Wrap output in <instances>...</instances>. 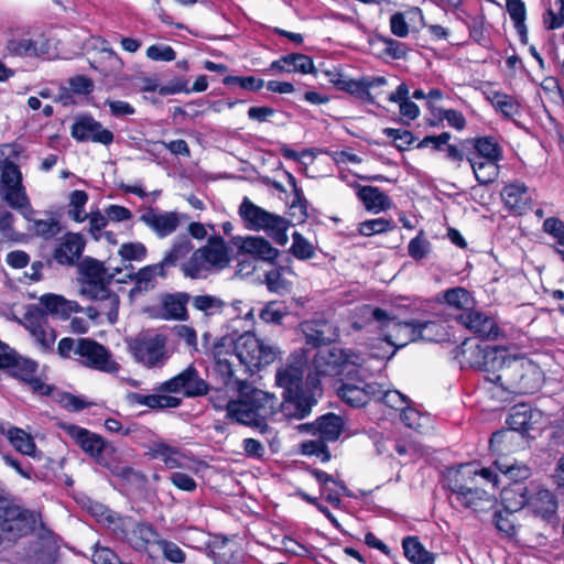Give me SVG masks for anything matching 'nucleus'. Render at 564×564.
Wrapping results in <instances>:
<instances>
[{
	"label": "nucleus",
	"instance_id": "nucleus-1",
	"mask_svg": "<svg viewBox=\"0 0 564 564\" xmlns=\"http://www.w3.org/2000/svg\"><path fill=\"white\" fill-rule=\"evenodd\" d=\"M235 390L239 392V398L227 401V416L237 423L264 432L268 427L265 420L275 413L276 398L252 388L245 380H236Z\"/></svg>",
	"mask_w": 564,
	"mask_h": 564
},
{
	"label": "nucleus",
	"instance_id": "nucleus-2",
	"mask_svg": "<svg viewBox=\"0 0 564 564\" xmlns=\"http://www.w3.org/2000/svg\"><path fill=\"white\" fill-rule=\"evenodd\" d=\"M478 476L484 480L497 485V475L488 468L480 470L473 465H462L447 475V486L454 496L455 502L474 511H485L494 507V499L486 490L478 487Z\"/></svg>",
	"mask_w": 564,
	"mask_h": 564
},
{
	"label": "nucleus",
	"instance_id": "nucleus-3",
	"mask_svg": "<svg viewBox=\"0 0 564 564\" xmlns=\"http://www.w3.org/2000/svg\"><path fill=\"white\" fill-rule=\"evenodd\" d=\"M37 514L19 503L9 492L0 491V544L13 543L31 533Z\"/></svg>",
	"mask_w": 564,
	"mask_h": 564
},
{
	"label": "nucleus",
	"instance_id": "nucleus-4",
	"mask_svg": "<svg viewBox=\"0 0 564 564\" xmlns=\"http://www.w3.org/2000/svg\"><path fill=\"white\" fill-rule=\"evenodd\" d=\"M523 444L524 435L509 429L494 433L490 438V448L497 455L495 465L516 481L528 478L530 470L527 466L519 465L516 459L509 458L508 455L518 451Z\"/></svg>",
	"mask_w": 564,
	"mask_h": 564
},
{
	"label": "nucleus",
	"instance_id": "nucleus-5",
	"mask_svg": "<svg viewBox=\"0 0 564 564\" xmlns=\"http://www.w3.org/2000/svg\"><path fill=\"white\" fill-rule=\"evenodd\" d=\"M239 215L248 229L265 230L275 242L286 243L289 221L285 218L264 210L247 197L239 206Z\"/></svg>",
	"mask_w": 564,
	"mask_h": 564
},
{
	"label": "nucleus",
	"instance_id": "nucleus-6",
	"mask_svg": "<svg viewBox=\"0 0 564 564\" xmlns=\"http://www.w3.org/2000/svg\"><path fill=\"white\" fill-rule=\"evenodd\" d=\"M365 358L350 350L332 347L319 350L313 359V368L318 377H335L344 372H350L349 366L360 367Z\"/></svg>",
	"mask_w": 564,
	"mask_h": 564
},
{
	"label": "nucleus",
	"instance_id": "nucleus-7",
	"mask_svg": "<svg viewBox=\"0 0 564 564\" xmlns=\"http://www.w3.org/2000/svg\"><path fill=\"white\" fill-rule=\"evenodd\" d=\"M362 314L365 317L369 316L371 319L380 323L384 340L395 348H402L409 343L416 341L413 322H397L379 307L365 306Z\"/></svg>",
	"mask_w": 564,
	"mask_h": 564
},
{
	"label": "nucleus",
	"instance_id": "nucleus-8",
	"mask_svg": "<svg viewBox=\"0 0 564 564\" xmlns=\"http://www.w3.org/2000/svg\"><path fill=\"white\" fill-rule=\"evenodd\" d=\"M276 355L278 350L274 346L264 343L252 334L240 336L236 344L235 357L250 370L272 364Z\"/></svg>",
	"mask_w": 564,
	"mask_h": 564
},
{
	"label": "nucleus",
	"instance_id": "nucleus-9",
	"mask_svg": "<svg viewBox=\"0 0 564 564\" xmlns=\"http://www.w3.org/2000/svg\"><path fill=\"white\" fill-rule=\"evenodd\" d=\"M129 349L148 368L162 366L169 358L166 337L161 334H140L129 341Z\"/></svg>",
	"mask_w": 564,
	"mask_h": 564
},
{
	"label": "nucleus",
	"instance_id": "nucleus-10",
	"mask_svg": "<svg viewBox=\"0 0 564 564\" xmlns=\"http://www.w3.org/2000/svg\"><path fill=\"white\" fill-rule=\"evenodd\" d=\"M505 349L498 346L474 345L470 341H464L462 345V365L486 371L494 376L499 366L503 364Z\"/></svg>",
	"mask_w": 564,
	"mask_h": 564
},
{
	"label": "nucleus",
	"instance_id": "nucleus-11",
	"mask_svg": "<svg viewBox=\"0 0 564 564\" xmlns=\"http://www.w3.org/2000/svg\"><path fill=\"white\" fill-rule=\"evenodd\" d=\"M156 391L169 393L183 392L185 397L195 398L207 394L208 384L199 377L197 369L189 365L177 376L162 382L156 388Z\"/></svg>",
	"mask_w": 564,
	"mask_h": 564
},
{
	"label": "nucleus",
	"instance_id": "nucleus-12",
	"mask_svg": "<svg viewBox=\"0 0 564 564\" xmlns=\"http://www.w3.org/2000/svg\"><path fill=\"white\" fill-rule=\"evenodd\" d=\"M530 359L523 357H511L505 354L503 364L499 366L494 376H487L486 379L500 387L505 391L518 393L521 383V372L530 364Z\"/></svg>",
	"mask_w": 564,
	"mask_h": 564
},
{
	"label": "nucleus",
	"instance_id": "nucleus-13",
	"mask_svg": "<svg viewBox=\"0 0 564 564\" xmlns=\"http://www.w3.org/2000/svg\"><path fill=\"white\" fill-rule=\"evenodd\" d=\"M77 355L87 367L108 373H115L119 370V365L111 358L110 352L102 345L91 339L79 338Z\"/></svg>",
	"mask_w": 564,
	"mask_h": 564
},
{
	"label": "nucleus",
	"instance_id": "nucleus-14",
	"mask_svg": "<svg viewBox=\"0 0 564 564\" xmlns=\"http://www.w3.org/2000/svg\"><path fill=\"white\" fill-rule=\"evenodd\" d=\"M61 427L76 442V444L89 456L104 464L102 453L115 452L112 445L107 444L101 436L84 427L74 424H61Z\"/></svg>",
	"mask_w": 564,
	"mask_h": 564
},
{
	"label": "nucleus",
	"instance_id": "nucleus-15",
	"mask_svg": "<svg viewBox=\"0 0 564 564\" xmlns=\"http://www.w3.org/2000/svg\"><path fill=\"white\" fill-rule=\"evenodd\" d=\"M307 359L304 354H294L289 357L286 362L282 365L275 375V382L283 392H294L302 390L304 369Z\"/></svg>",
	"mask_w": 564,
	"mask_h": 564
},
{
	"label": "nucleus",
	"instance_id": "nucleus-16",
	"mask_svg": "<svg viewBox=\"0 0 564 564\" xmlns=\"http://www.w3.org/2000/svg\"><path fill=\"white\" fill-rule=\"evenodd\" d=\"M140 219L160 238H164L176 231L180 225L187 220V216L177 212H159L149 208L141 215Z\"/></svg>",
	"mask_w": 564,
	"mask_h": 564
},
{
	"label": "nucleus",
	"instance_id": "nucleus-17",
	"mask_svg": "<svg viewBox=\"0 0 564 564\" xmlns=\"http://www.w3.org/2000/svg\"><path fill=\"white\" fill-rule=\"evenodd\" d=\"M72 135L78 141H91L109 145L113 141V133L104 128L93 117L84 116L76 120L72 127Z\"/></svg>",
	"mask_w": 564,
	"mask_h": 564
},
{
	"label": "nucleus",
	"instance_id": "nucleus-18",
	"mask_svg": "<svg viewBox=\"0 0 564 564\" xmlns=\"http://www.w3.org/2000/svg\"><path fill=\"white\" fill-rule=\"evenodd\" d=\"M80 294L96 301L100 315H106L109 323L115 324L117 322L119 296L111 292L108 286L88 284L85 289H80Z\"/></svg>",
	"mask_w": 564,
	"mask_h": 564
},
{
	"label": "nucleus",
	"instance_id": "nucleus-19",
	"mask_svg": "<svg viewBox=\"0 0 564 564\" xmlns=\"http://www.w3.org/2000/svg\"><path fill=\"white\" fill-rule=\"evenodd\" d=\"M339 398L351 406H364L381 394V387L377 383L355 384L350 382L343 383L337 391Z\"/></svg>",
	"mask_w": 564,
	"mask_h": 564
},
{
	"label": "nucleus",
	"instance_id": "nucleus-20",
	"mask_svg": "<svg viewBox=\"0 0 564 564\" xmlns=\"http://www.w3.org/2000/svg\"><path fill=\"white\" fill-rule=\"evenodd\" d=\"M459 319L462 324L480 338L496 339L499 335V327L496 321L485 313L468 311L463 313Z\"/></svg>",
	"mask_w": 564,
	"mask_h": 564
},
{
	"label": "nucleus",
	"instance_id": "nucleus-21",
	"mask_svg": "<svg viewBox=\"0 0 564 564\" xmlns=\"http://www.w3.org/2000/svg\"><path fill=\"white\" fill-rule=\"evenodd\" d=\"M234 245L238 248L240 254H250L263 261H273L278 254V249L262 237H235Z\"/></svg>",
	"mask_w": 564,
	"mask_h": 564
},
{
	"label": "nucleus",
	"instance_id": "nucleus-22",
	"mask_svg": "<svg viewBox=\"0 0 564 564\" xmlns=\"http://www.w3.org/2000/svg\"><path fill=\"white\" fill-rule=\"evenodd\" d=\"M527 508L535 516L551 522L556 518L557 501L551 491L534 487L530 489Z\"/></svg>",
	"mask_w": 564,
	"mask_h": 564
},
{
	"label": "nucleus",
	"instance_id": "nucleus-23",
	"mask_svg": "<svg viewBox=\"0 0 564 564\" xmlns=\"http://www.w3.org/2000/svg\"><path fill=\"white\" fill-rule=\"evenodd\" d=\"M147 455L153 459H161L169 469L183 468L187 465V456L177 447L164 441H154L147 446Z\"/></svg>",
	"mask_w": 564,
	"mask_h": 564
},
{
	"label": "nucleus",
	"instance_id": "nucleus-24",
	"mask_svg": "<svg viewBox=\"0 0 564 564\" xmlns=\"http://www.w3.org/2000/svg\"><path fill=\"white\" fill-rule=\"evenodd\" d=\"M85 240L79 234L64 235L54 250L53 257L59 264H74L82 256Z\"/></svg>",
	"mask_w": 564,
	"mask_h": 564
},
{
	"label": "nucleus",
	"instance_id": "nucleus-25",
	"mask_svg": "<svg viewBox=\"0 0 564 564\" xmlns=\"http://www.w3.org/2000/svg\"><path fill=\"white\" fill-rule=\"evenodd\" d=\"M283 401L280 406L285 416L304 419L312 411L315 400L302 390L291 393L283 392Z\"/></svg>",
	"mask_w": 564,
	"mask_h": 564
},
{
	"label": "nucleus",
	"instance_id": "nucleus-26",
	"mask_svg": "<svg viewBox=\"0 0 564 564\" xmlns=\"http://www.w3.org/2000/svg\"><path fill=\"white\" fill-rule=\"evenodd\" d=\"M306 344L313 347L326 345L337 337L336 328L326 321H310L301 324Z\"/></svg>",
	"mask_w": 564,
	"mask_h": 564
},
{
	"label": "nucleus",
	"instance_id": "nucleus-27",
	"mask_svg": "<svg viewBox=\"0 0 564 564\" xmlns=\"http://www.w3.org/2000/svg\"><path fill=\"white\" fill-rule=\"evenodd\" d=\"M204 258L212 271H219L227 268L230 263L228 248L223 238H210L206 246L200 247Z\"/></svg>",
	"mask_w": 564,
	"mask_h": 564
},
{
	"label": "nucleus",
	"instance_id": "nucleus-28",
	"mask_svg": "<svg viewBox=\"0 0 564 564\" xmlns=\"http://www.w3.org/2000/svg\"><path fill=\"white\" fill-rule=\"evenodd\" d=\"M0 433L4 435L15 451L31 457L36 456V445L33 437L24 430L0 424Z\"/></svg>",
	"mask_w": 564,
	"mask_h": 564
},
{
	"label": "nucleus",
	"instance_id": "nucleus-29",
	"mask_svg": "<svg viewBox=\"0 0 564 564\" xmlns=\"http://www.w3.org/2000/svg\"><path fill=\"white\" fill-rule=\"evenodd\" d=\"M108 269H105L104 265L93 259H87L82 263V272L84 274V279L82 281L80 289H85L88 284H94L96 286H107V281L112 279L116 273H119L121 269L113 268L112 273H108Z\"/></svg>",
	"mask_w": 564,
	"mask_h": 564
},
{
	"label": "nucleus",
	"instance_id": "nucleus-30",
	"mask_svg": "<svg viewBox=\"0 0 564 564\" xmlns=\"http://www.w3.org/2000/svg\"><path fill=\"white\" fill-rule=\"evenodd\" d=\"M7 50L15 56L40 57L48 53L50 46L44 39H11L7 43Z\"/></svg>",
	"mask_w": 564,
	"mask_h": 564
},
{
	"label": "nucleus",
	"instance_id": "nucleus-31",
	"mask_svg": "<svg viewBox=\"0 0 564 564\" xmlns=\"http://www.w3.org/2000/svg\"><path fill=\"white\" fill-rule=\"evenodd\" d=\"M40 303L44 306L46 313L61 319H67L73 313L80 311L77 302L57 294H44L40 297Z\"/></svg>",
	"mask_w": 564,
	"mask_h": 564
},
{
	"label": "nucleus",
	"instance_id": "nucleus-32",
	"mask_svg": "<svg viewBox=\"0 0 564 564\" xmlns=\"http://www.w3.org/2000/svg\"><path fill=\"white\" fill-rule=\"evenodd\" d=\"M191 300L187 293L166 294L162 300L161 317L163 319L186 321V305Z\"/></svg>",
	"mask_w": 564,
	"mask_h": 564
},
{
	"label": "nucleus",
	"instance_id": "nucleus-33",
	"mask_svg": "<svg viewBox=\"0 0 564 564\" xmlns=\"http://www.w3.org/2000/svg\"><path fill=\"white\" fill-rule=\"evenodd\" d=\"M501 197L508 208L519 214L524 213L531 203L527 186L519 182L505 186Z\"/></svg>",
	"mask_w": 564,
	"mask_h": 564
},
{
	"label": "nucleus",
	"instance_id": "nucleus-34",
	"mask_svg": "<svg viewBox=\"0 0 564 564\" xmlns=\"http://www.w3.org/2000/svg\"><path fill=\"white\" fill-rule=\"evenodd\" d=\"M194 250V245L186 235L177 236L166 254L164 256L162 263L166 267L181 265L183 261H186L188 254Z\"/></svg>",
	"mask_w": 564,
	"mask_h": 564
},
{
	"label": "nucleus",
	"instance_id": "nucleus-35",
	"mask_svg": "<svg viewBox=\"0 0 564 564\" xmlns=\"http://www.w3.org/2000/svg\"><path fill=\"white\" fill-rule=\"evenodd\" d=\"M127 542L135 550H145L148 544L158 543V533L145 523L134 524L124 535Z\"/></svg>",
	"mask_w": 564,
	"mask_h": 564
},
{
	"label": "nucleus",
	"instance_id": "nucleus-36",
	"mask_svg": "<svg viewBox=\"0 0 564 564\" xmlns=\"http://www.w3.org/2000/svg\"><path fill=\"white\" fill-rule=\"evenodd\" d=\"M192 306L200 312L204 317H215L224 313L227 304L219 296L210 294H200L191 297Z\"/></svg>",
	"mask_w": 564,
	"mask_h": 564
},
{
	"label": "nucleus",
	"instance_id": "nucleus-37",
	"mask_svg": "<svg viewBox=\"0 0 564 564\" xmlns=\"http://www.w3.org/2000/svg\"><path fill=\"white\" fill-rule=\"evenodd\" d=\"M530 489L522 484H514L509 488H505L501 498L507 510L514 512L528 506Z\"/></svg>",
	"mask_w": 564,
	"mask_h": 564
},
{
	"label": "nucleus",
	"instance_id": "nucleus-38",
	"mask_svg": "<svg viewBox=\"0 0 564 564\" xmlns=\"http://www.w3.org/2000/svg\"><path fill=\"white\" fill-rule=\"evenodd\" d=\"M313 475L323 486L324 491L326 492V499L333 506L338 507L340 505V491L349 496L347 487L341 481H337L333 476L321 470H314Z\"/></svg>",
	"mask_w": 564,
	"mask_h": 564
},
{
	"label": "nucleus",
	"instance_id": "nucleus-39",
	"mask_svg": "<svg viewBox=\"0 0 564 564\" xmlns=\"http://www.w3.org/2000/svg\"><path fill=\"white\" fill-rule=\"evenodd\" d=\"M499 160H481L468 158V162L474 171L475 177L479 184L486 185L492 183L499 175Z\"/></svg>",
	"mask_w": 564,
	"mask_h": 564
},
{
	"label": "nucleus",
	"instance_id": "nucleus-40",
	"mask_svg": "<svg viewBox=\"0 0 564 564\" xmlns=\"http://www.w3.org/2000/svg\"><path fill=\"white\" fill-rule=\"evenodd\" d=\"M181 271L191 279L205 278L210 272L200 248L193 250L191 257L181 263Z\"/></svg>",
	"mask_w": 564,
	"mask_h": 564
},
{
	"label": "nucleus",
	"instance_id": "nucleus-41",
	"mask_svg": "<svg viewBox=\"0 0 564 564\" xmlns=\"http://www.w3.org/2000/svg\"><path fill=\"white\" fill-rule=\"evenodd\" d=\"M358 196L368 210L378 213L391 206L389 197L377 187L365 186L359 191Z\"/></svg>",
	"mask_w": 564,
	"mask_h": 564
},
{
	"label": "nucleus",
	"instance_id": "nucleus-42",
	"mask_svg": "<svg viewBox=\"0 0 564 564\" xmlns=\"http://www.w3.org/2000/svg\"><path fill=\"white\" fill-rule=\"evenodd\" d=\"M216 360V372L223 378L224 384L235 390V381L239 380L235 378V354H223L221 351H215Z\"/></svg>",
	"mask_w": 564,
	"mask_h": 564
},
{
	"label": "nucleus",
	"instance_id": "nucleus-43",
	"mask_svg": "<svg viewBox=\"0 0 564 564\" xmlns=\"http://www.w3.org/2000/svg\"><path fill=\"white\" fill-rule=\"evenodd\" d=\"M403 550L405 557L413 564H434V555L426 551L416 538L404 539Z\"/></svg>",
	"mask_w": 564,
	"mask_h": 564
},
{
	"label": "nucleus",
	"instance_id": "nucleus-44",
	"mask_svg": "<svg viewBox=\"0 0 564 564\" xmlns=\"http://www.w3.org/2000/svg\"><path fill=\"white\" fill-rule=\"evenodd\" d=\"M343 427V419L334 413L318 419V436L324 441H336L340 436Z\"/></svg>",
	"mask_w": 564,
	"mask_h": 564
},
{
	"label": "nucleus",
	"instance_id": "nucleus-45",
	"mask_svg": "<svg viewBox=\"0 0 564 564\" xmlns=\"http://www.w3.org/2000/svg\"><path fill=\"white\" fill-rule=\"evenodd\" d=\"M532 410L525 405L513 406L507 420L509 430L524 435L532 427Z\"/></svg>",
	"mask_w": 564,
	"mask_h": 564
},
{
	"label": "nucleus",
	"instance_id": "nucleus-46",
	"mask_svg": "<svg viewBox=\"0 0 564 564\" xmlns=\"http://www.w3.org/2000/svg\"><path fill=\"white\" fill-rule=\"evenodd\" d=\"M542 383L543 372L541 368L531 360L527 369H523V372H521V383L518 393H534L542 387Z\"/></svg>",
	"mask_w": 564,
	"mask_h": 564
},
{
	"label": "nucleus",
	"instance_id": "nucleus-47",
	"mask_svg": "<svg viewBox=\"0 0 564 564\" xmlns=\"http://www.w3.org/2000/svg\"><path fill=\"white\" fill-rule=\"evenodd\" d=\"M2 198L12 208L19 210L25 218H29V215L33 213L23 184L6 188Z\"/></svg>",
	"mask_w": 564,
	"mask_h": 564
},
{
	"label": "nucleus",
	"instance_id": "nucleus-48",
	"mask_svg": "<svg viewBox=\"0 0 564 564\" xmlns=\"http://www.w3.org/2000/svg\"><path fill=\"white\" fill-rule=\"evenodd\" d=\"M107 467L111 474L120 478L126 484L141 489L145 486L147 477L134 468L120 464H108Z\"/></svg>",
	"mask_w": 564,
	"mask_h": 564
},
{
	"label": "nucleus",
	"instance_id": "nucleus-49",
	"mask_svg": "<svg viewBox=\"0 0 564 564\" xmlns=\"http://www.w3.org/2000/svg\"><path fill=\"white\" fill-rule=\"evenodd\" d=\"M165 276V265L161 262L148 265L138 271L134 276L135 285L139 290H149L154 286L155 276Z\"/></svg>",
	"mask_w": 564,
	"mask_h": 564
},
{
	"label": "nucleus",
	"instance_id": "nucleus-50",
	"mask_svg": "<svg viewBox=\"0 0 564 564\" xmlns=\"http://www.w3.org/2000/svg\"><path fill=\"white\" fill-rule=\"evenodd\" d=\"M488 99L498 111L508 118L513 117L519 112L518 101L509 95L494 91L488 96Z\"/></svg>",
	"mask_w": 564,
	"mask_h": 564
},
{
	"label": "nucleus",
	"instance_id": "nucleus-51",
	"mask_svg": "<svg viewBox=\"0 0 564 564\" xmlns=\"http://www.w3.org/2000/svg\"><path fill=\"white\" fill-rule=\"evenodd\" d=\"M284 64L292 66L291 72H299L302 74H317L313 59L304 54L292 53L283 56Z\"/></svg>",
	"mask_w": 564,
	"mask_h": 564
},
{
	"label": "nucleus",
	"instance_id": "nucleus-52",
	"mask_svg": "<svg viewBox=\"0 0 564 564\" xmlns=\"http://www.w3.org/2000/svg\"><path fill=\"white\" fill-rule=\"evenodd\" d=\"M416 340L433 341L438 340L443 336V328L436 322H419L414 321Z\"/></svg>",
	"mask_w": 564,
	"mask_h": 564
},
{
	"label": "nucleus",
	"instance_id": "nucleus-53",
	"mask_svg": "<svg viewBox=\"0 0 564 564\" xmlns=\"http://www.w3.org/2000/svg\"><path fill=\"white\" fill-rule=\"evenodd\" d=\"M477 155L473 158L481 160H500L501 153L498 144L490 138H479L475 141Z\"/></svg>",
	"mask_w": 564,
	"mask_h": 564
},
{
	"label": "nucleus",
	"instance_id": "nucleus-54",
	"mask_svg": "<svg viewBox=\"0 0 564 564\" xmlns=\"http://www.w3.org/2000/svg\"><path fill=\"white\" fill-rule=\"evenodd\" d=\"M339 89L348 91L352 95L358 96L361 99L368 100L370 102L373 101V97L370 91L367 89V84L365 82V77L360 80L346 79L344 77Z\"/></svg>",
	"mask_w": 564,
	"mask_h": 564
},
{
	"label": "nucleus",
	"instance_id": "nucleus-55",
	"mask_svg": "<svg viewBox=\"0 0 564 564\" xmlns=\"http://www.w3.org/2000/svg\"><path fill=\"white\" fill-rule=\"evenodd\" d=\"M31 335L35 343L44 350L50 349L56 339L54 329L45 325L33 326L31 328Z\"/></svg>",
	"mask_w": 564,
	"mask_h": 564
},
{
	"label": "nucleus",
	"instance_id": "nucleus-56",
	"mask_svg": "<svg viewBox=\"0 0 564 564\" xmlns=\"http://www.w3.org/2000/svg\"><path fill=\"white\" fill-rule=\"evenodd\" d=\"M1 182L6 188L15 187L22 184V174L17 164L8 160L3 163Z\"/></svg>",
	"mask_w": 564,
	"mask_h": 564
},
{
	"label": "nucleus",
	"instance_id": "nucleus-57",
	"mask_svg": "<svg viewBox=\"0 0 564 564\" xmlns=\"http://www.w3.org/2000/svg\"><path fill=\"white\" fill-rule=\"evenodd\" d=\"M444 299L448 305L456 308H465L471 302L470 294L463 288L447 290L444 294Z\"/></svg>",
	"mask_w": 564,
	"mask_h": 564
},
{
	"label": "nucleus",
	"instance_id": "nucleus-58",
	"mask_svg": "<svg viewBox=\"0 0 564 564\" xmlns=\"http://www.w3.org/2000/svg\"><path fill=\"white\" fill-rule=\"evenodd\" d=\"M392 228L391 221L386 218L370 219L359 225V232L364 236H372L388 231Z\"/></svg>",
	"mask_w": 564,
	"mask_h": 564
},
{
	"label": "nucleus",
	"instance_id": "nucleus-59",
	"mask_svg": "<svg viewBox=\"0 0 564 564\" xmlns=\"http://www.w3.org/2000/svg\"><path fill=\"white\" fill-rule=\"evenodd\" d=\"M32 230L37 236L51 238L59 232L61 227L54 218L39 219L33 223Z\"/></svg>",
	"mask_w": 564,
	"mask_h": 564
},
{
	"label": "nucleus",
	"instance_id": "nucleus-60",
	"mask_svg": "<svg viewBox=\"0 0 564 564\" xmlns=\"http://www.w3.org/2000/svg\"><path fill=\"white\" fill-rule=\"evenodd\" d=\"M225 85H238L243 89H249L257 91L264 86V80L260 78H256L253 76H227L224 79Z\"/></svg>",
	"mask_w": 564,
	"mask_h": 564
},
{
	"label": "nucleus",
	"instance_id": "nucleus-61",
	"mask_svg": "<svg viewBox=\"0 0 564 564\" xmlns=\"http://www.w3.org/2000/svg\"><path fill=\"white\" fill-rule=\"evenodd\" d=\"M36 367L37 365L34 361L18 357L10 373L15 378L25 381L30 376L35 373Z\"/></svg>",
	"mask_w": 564,
	"mask_h": 564
},
{
	"label": "nucleus",
	"instance_id": "nucleus-62",
	"mask_svg": "<svg viewBox=\"0 0 564 564\" xmlns=\"http://www.w3.org/2000/svg\"><path fill=\"white\" fill-rule=\"evenodd\" d=\"M119 254L123 260H142L147 254V248L141 242L123 243L119 249Z\"/></svg>",
	"mask_w": 564,
	"mask_h": 564
},
{
	"label": "nucleus",
	"instance_id": "nucleus-63",
	"mask_svg": "<svg viewBox=\"0 0 564 564\" xmlns=\"http://www.w3.org/2000/svg\"><path fill=\"white\" fill-rule=\"evenodd\" d=\"M159 547L161 549L164 557L172 563H183L185 560V553L173 542L159 541Z\"/></svg>",
	"mask_w": 564,
	"mask_h": 564
},
{
	"label": "nucleus",
	"instance_id": "nucleus-64",
	"mask_svg": "<svg viewBox=\"0 0 564 564\" xmlns=\"http://www.w3.org/2000/svg\"><path fill=\"white\" fill-rule=\"evenodd\" d=\"M543 229L552 235L561 246H564V223L561 219L555 217L545 219Z\"/></svg>",
	"mask_w": 564,
	"mask_h": 564
}]
</instances>
